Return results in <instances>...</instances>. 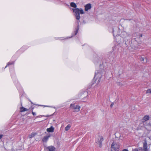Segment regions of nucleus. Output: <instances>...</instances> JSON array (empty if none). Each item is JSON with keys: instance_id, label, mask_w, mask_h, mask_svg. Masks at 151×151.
<instances>
[{"instance_id": "4be33fe9", "label": "nucleus", "mask_w": 151, "mask_h": 151, "mask_svg": "<svg viewBox=\"0 0 151 151\" xmlns=\"http://www.w3.org/2000/svg\"><path fill=\"white\" fill-rule=\"evenodd\" d=\"M32 114H33V115H34V116H35L36 115V114L35 112H34L33 111H32Z\"/></svg>"}, {"instance_id": "a878e982", "label": "nucleus", "mask_w": 151, "mask_h": 151, "mask_svg": "<svg viewBox=\"0 0 151 151\" xmlns=\"http://www.w3.org/2000/svg\"><path fill=\"white\" fill-rule=\"evenodd\" d=\"M142 34H140L139 35V36L140 37H142Z\"/></svg>"}, {"instance_id": "f257e3e1", "label": "nucleus", "mask_w": 151, "mask_h": 151, "mask_svg": "<svg viewBox=\"0 0 151 151\" xmlns=\"http://www.w3.org/2000/svg\"><path fill=\"white\" fill-rule=\"evenodd\" d=\"M70 5L71 7L75 8V9H73L72 10L73 12L75 13L76 19L79 20L80 19V14H83L84 13L83 9L82 8H76L77 6V5L74 2H71Z\"/></svg>"}, {"instance_id": "b1692460", "label": "nucleus", "mask_w": 151, "mask_h": 151, "mask_svg": "<svg viewBox=\"0 0 151 151\" xmlns=\"http://www.w3.org/2000/svg\"><path fill=\"white\" fill-rule=\"evenodd\" d=\"M122 151H129L127 149H124Z\"/></svg>"}, {"instance_id": "39448f33", "label": "nucleus", "mask_w": 151, "mask_h": 151, "mask_svg": "<svg viewBox=\"0 0 151 151\" xmlns=\"http://www.w3.org/2000/svg\"><path fill=\"white\" fill-rule=\"evenodd\" d=\"M99 141L97 142L98 144H99V147H101L102 145V143L104 140L103 137L102 136H99V139H98Z\"/></svg>"}, {"instance_id": "423d86ee", "label": "nucleus", "mask_w": 151, "mask_h": 151, "mask_svg": "<svg viewBox=\"0 0 151 151\" xmlns=\"http://www.w3.org/2000/svg\"><path fill=\"white\" fill-rule=\"evenodd\" d=\"M85 11H87L88 10L90 9L91 8V4L89 3L86 4L85 6Z\"/></svg>"}, {"instance_id": "0eeeda50", "label": "nucleus", "mask_w": 151, "mask_h": 151, "mask_svg": "<svg viewBox=\"0 0 151 151\" xmlns=\"http://www.w3.org/2000/svg\"><path fill=\"white\" fill-rule=\"evenodd\" d=\"M143 148L144 151H148L147 144L146 141L144 142L143 143Z\"/></svg>"}, {"instance_id": "9b49d317", "label": "nucleus", "mask_w": 151, "mask_h": 151, "mask_svg": "<svg viewBox=\"0 0 151 151\" xmlns=\"http://www.w3.org/2000/svg\"><path fill=\"white\" fill-rule=\"evenodd\" d=\"M150 117L148 115H145L143 118V120H144V121H142L143 123L144 122L146 121L149 120Z\"/></svg>"}, {"instance_id": "f03ea898", "label": "nucleus", "mask_w": 151, "mask_h": 151, "mask_svg": "<svg viewBox=\"0 0 151 151\" xmlns=\"http://www.w3.org/2000/svg\"><path fill=\"white\" fill-rule=\"evenodd\" d=\"M105 73L104 70L103 68H101L98 70L96 71L95 73L94 78L96 79L98 78H101L102 76Z\"/></svg>"}, {"instance_id": "f3484780", "label": "nucleus", "mask_w": 151, "mask_h": 151, "mask_svg": "<svg viewBox=\"0 0 151 151\" xmlns=\"http://www.w3.org/2000/svg\"><path fill=\"white\" fill-rule=\"evenodd\" d=\"M127 35V33L125 32H123L122 33L121 35L124 38L125 37L123 36V35H126V36Z\"/></svg>"}, {"instance_id": "9d476101", "label": "nucleus", "mask_w": 151, "mask_h": 151, "mask_svg": "<svg viewBox=\"0 0 151 151\" xmlns=\"http://www.w3.org/2000/svg\"><path fill=\"white\" fill-rule=\"evenodd\" d=\"M54 128L52 126H51L50 128H47L46 130L47 132H54Z\"/></svg>"}, {"instance_id": "aec40b11", "label": "nucleus", "mask_w": 151, "mask_h": 151, "mask_svg": "<svg viewBox=\"0 0 151 151\" xmlns=\"http://www.w3.org/2000/svg\"><path fill=\"white\" fill-rule=\"evenodd\" d=\"M98 80L97 84H98L100 82L101 80V78H98L97 79H96V80Z\"/></svg>"}, {"instance_id": "5701e85b", "label": "nucleus", "mask_w": 151, "mask_h": 151, "mask_svg": "<svg viewBox=\"0 0 151 151\" xmlns=\"http://www.w3.org/2000/svg\"><path fill=\"white\" fill-rule=\"evenodd\" d=\"M114 103H111V105H110V106L111 107H112V106H113V105H114Z\"/></svg>"}, {"instance_id": "4468645a", "label": "nucleus", "mask_w": 151, "mask_h": 151, "mask_svg": "<svg viewBox=\"0 0 151 151\" xmlns=\"http://www.w3.org/2000/svg\"><path fill=\"white\" fill-rule=\"evenodd\" d=\"M139 59L140 60L144 62V63H146L147 62V58H146V61L145 62H144L145 58H144L141 57Z\"/></svg>"}, {"instance_id": "dca6fc26", "label": "nucleus", "mask_w": 151, "mask_h": 151, "mask_svg": "<svg viewBox=\"0 0 151 151\" xmlns=\"http://www.w3.org/2000/svg\"><path fill=\"white\" fill-rule=\"evenodd\" d=\"M79 30V26H78L77 28L76 29V31L75 32V35H76L78 32Z\"/></svg>"}, {"instance_id": "6ab92c4d", "label": "nucleus", "mask_w": 151, "mask_h": 151, "mask_svg": "<svg viewBox=\"0 0 151 151\" xmlns=\"http://www.w3.org/2000/svg\"><path fill=\"white\" fill-rule=\"evenodd\" d=\"M151 93V90L150 89H148L146 93Z\"/></svg>"}, {"instance_id": "1a4fd4ad", "label": "nucleus", "mask_w": 151, "mask_h": 151, "mask_svg": "<svg viewBox=\"0 0 151 151\" xmlns=\"http://www.w3.org/2000/svg\"><path fill=\"white\" fill-rule=\"evenodd\" d=\"M47 149L49 151H55V148L53 146L48 147Z\"/></svg>"}, {"instance_id": "2eb2a0df", "label": "nucleus", "mask_w": 151, "mask_h": 151, "mask_svg": "<svg viewBox=\"0 0 151 151\" xmlns=\"http://www.w3.org/2000/svg\"><path fill=\"white\" fill-rule=\"evenodd\" d=\"M71 127V126L70 124L68 125L65 128V130L66 131H68L70 128Z\"/></svg>"}, {"instance_id": "bb28decb", "label": "nucleus", "mask_w": 151, "mask_h": 151, "mask_svg": "<svg viewBox=\"0 0 151 151\" xmlns=\"http://www.w3.org/2000/svg\"><path fill=\"white\" fill-rule=\"evenodd\" d=\"M29 101L32 104H33V102H32V101H31L30 100H29Z\"/></svg>"}, {"instance_id": "f8f14e48", "label": "nucleus", "mask_w": 151, "mask_h": 151, "mask_svg": "<svg viewBox=\"0 0 151 151\" xmlns=\"http://www.w3.org/2000/svg\"><path fill=\"white\" fill-rule=\"evenodd\" d=\"M28 110V109L24 108L23 107H22L20 108V112H24L26 111H27Z\"/></svg>"}, {"instance_id": "20e7f679", "label": "nucleus", "mask_w": 151, "mask_h": 151, "mask_svg": "<svg viewBox=\"0 0 151 151\" xmlns=\"http://www.w3.org/2000/svg\"><path fill=\"white\" fill-rule=\"evenodd\" d=\"M70 107L74 110V112H77L80 111V107L78 105H76L74 104H71Z\"/></svg>"}, {"instance_id": "7ed1b4c3", "label": "nucleus", "mask_w": 151, "mask_h": 151, "mask_svg": "<svg viewBox=\"0 0 151 151\" xmlns=\"http://www.w3.org/2000/svg\"><path fill=\"white\" fill-rule=\"evenodd\" d=\"M111 148L112 150L114 151H119V145L118 144L113 142L111 145Z\"/></svg>"}, {"instance_id": "412c9836", "label": "nucleus", "mask_w": 151, "mask_h": 151, "mask_svg": "<svg viewBox=\"0 0 151 151\" xmlns=\"http://www.w3.org/2000/svg\"><path fill=\"white\" fill-rule=\"evenodd\" d=\"M132 151H139L138 149V148L133 149L132 150Z\"/></svg>"}, {"instance_id": "7c9ffc66", "label": "nucleus", "mask_w": 151, "mask_h": 151, "mask_svg": "<svg viewBox=\"0 0 151 151\" xmlns=\"http://www.w3.org/2000/svg\"><path fill=\"white\" fill-rule=\"evenodd\" d=\"M33 108H32V110H33Z\"/></svg>"}, {"instance_id": "c756f323", "label": "nucleus", "mask_w": 151, "mask_h": 151, "mask_svg": "<svg viewBox=\"0 0 151 151\" xmlns=\"http://www.w3.org/2000/svg\"><path fill=\"white\" fill-rule=\"evenodd\" d=\"M113 32H114V29H113Z\"/></svg>"}, {"instance_id": "c85d7f7f", "label": "nucleus", "mask_w": 151, "mask_h": 151, "mask_svg": "<svg viewBox=\"0 0 151 151\" xmlns=\"http://www.w3.org/2000/svg\"><path fill=\"white\" fill-rule=\"evenodd\" d=\"M46 106V107H48V106Z\"/></svg>"}, {"instance_id": "cd10ccee", "label": "nucleus", "mask_w": 151, "mask_h": 151, "mask_svg": "<svg viewBox=\"0 0 151 151\" xmlns=\"http://www.w3.org/2000/svg\"><path fill=\"white\" fill-rule=\"evenodd\" d=\"M139 150H142V147H140L139 148Z\"/></svg>"}, {"instance_id": "ddd939ff", "label": "nucleus", "mask_w": 151, "mask_h": 151, "mask_svg": "<svg viewBox=\"0 0 151 151\" xmlns=\"http://www.w3.org/2000/svg\"><path fill=\"white\" fill-rule=\"evenodd\" d=\"M37 134L35 132H32L29 136L30 138H32L34 137Z\"/></svg>"}, {"instance_id": "a211bd4d", "label": "nucleus", "mask_w": 151, "mask_h": 151, "mask_svg": "<svg viewBox=\"0 0 151 151\" xmlns=\"http://www.w3.org/2000/svg\"><path fill=\"white\" fill-rule=\"evenodd\" d=\"M14 62H9L6 65V66L5 67V68H6V67L8 66H9V65H12V64H14Z\"/></svg>"}, {"instance_id": "6e6552de", "label": "nucleus", "mask_w": 151, "mask_h": 151, "mask_svg": "<svg viewBox=\"0 0 151 151\" xmlns=\"http://www.w3.org/2000/svg\"><path fill=\"white\" fill-rule=\"evenodd\" d=\"M50 137V134L44 137L42 139V141L44 142H46Z\"/></svg>"}, {"instance_id": "393cba45", "label": "nucleus", "mask_w": 151, "mask_h": 151, "mask_svg": "<svg viewBox=\"0 0 151 151\" xmlns=\"http://www.w3.org/2000/svg\"><path fill=\"white\" fill-rule=\"evenodd\" d=\"M3 135L2 134H0V139H1L3 137Z\"/></svg>"}]
</instances>
